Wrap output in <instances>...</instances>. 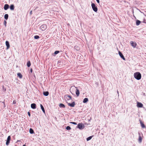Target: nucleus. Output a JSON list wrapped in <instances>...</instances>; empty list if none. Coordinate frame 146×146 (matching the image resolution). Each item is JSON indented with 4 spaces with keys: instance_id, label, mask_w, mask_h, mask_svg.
<instances>
[{
    "instance_id": "obj_24",
    "label": "nucleus",
    "mask_w": 146,
    "mask_h": 146,
    "mask_svg": "<svg viewBox=\"0 0 146 146\" xmlns=\"http://www.w3.org/2000/svg\"><path fill=\"white\" fill-rule=\"evenodd\" d=\"M17 75L18 77H19V78H22L23 76L22 75V74L20 73H18L17 74Z\"/></svg>"
},
{
    "instance_id": "obj_39",
    "label": "nucleus",
    "mask_w": 146,
    "mask_h": 146,
    "mask_svg": "<svg viewBox=\"0 0 146 146\" xmlns=\"http://www.w3.org/2000/svg\"><path fill=\"white\" fill-rule=\"evenodd\" d=\"M30 72L32 73V72H33V70H32V68H31V69H30Z\"/></svg>"
},
{
    "instance_id": "obj_34",
    "label": "nucleus",
    "mask_w": 146,
    "mask_h": 146,
    "mask_svg": "<svg viewBox=\"0 0 146 146\" xmlns=\"http://www.w3.org/2000/svg\"><path fill=\"white\" fill-rule=\"evenodd\" d=\"M70 123L72 124H73L74 125H77V124L76 122H70Z\"/></svg>"
},
{
    "instance_id": "obj_35",
    "label": "nucleus",
    "mask_w": 146,
    "mask_h": 146,
    "mask_svg": "<svg viewBox=\"0 0 146 146\" xmlns=\"http://www.w3.org/2000/svg\"><path fill=\"white\" fill-rule=\"evenodd\" d=\"M6 24H7V22L5 21H4V25H5V27L6 26Z\"/></svg>"
},
{
    "instance_id": "obj_33",
    "label": "nucleus",
    "mask_w": 146,
    "mask_h": 146,
    "mask_svg": "<svg viewBox=\"0 0 146 146\" xmlns=\"http://www.w3.org/2000/svg\"><path fill=\"white\" fill-rule=\"evenodd\" d=\"M59 52V51H58V50L54 52V54H58V53Z\"/></svg>"
},
{
    "instance_id": "obj_7",
    "label": "nucleus",
    "mask_w": 146,
    "mask_h": 146,
    "mask_svg": "<svg viewBox=\"0 0 146 146\" xmlns=\"http://www.w3.org/2000/svg\"><path fill=\"white\" fill-rule=\"evenodd\" d=\"M40 28L42 31H44L46 29L47 26L46 25H43L41 26Z\"/></svg>"
},
{
    "instance_id": "obj_27",
    "label": "nucleus",
    "mask_w": 146,
    "mask_h": 146,
    "mask_svg": "<svg viewBox=\"0 0 146 146\" xmlns=\"http://www.w3.org/2000/svg\"><path fill=\"white\" fill-rule=\"evenodd\" d=\"M29 132L31 134H33L34 133L33 130L32 128H30L29 129Z\"/></svg>"
},
{
    "instance_id": "obj_14",
    "label": "nucleus",
    "mask_w": 146,
    "mask_h": 146,
    "mask_svg": "<svg viewBox=\"0 0 146 146\" xmlns=\"http://www.w3.org/2000/svg\"><path fill=\"white\" fill-rule=\"evenodd\" d=\"M76 94L77 96H78L80 94L79 91L77 88H76Z\"/></svg>"
},
{
    "instance_id": "obj_1",
    "label": "nucleus",
    "mask_w": 146,
    "mask_h": 146,
    "mask_svg": "<svg viewBox=\"0 0 146 146\" xmlns=\"http://www.w3.org/2000/svg\"><path fill=\"white\" fill-rule=\"evenodd\" d=\"M134 78L138 80H140L141 78V74L140 72H138L134 73Z\"/></svg>"
},
{
    "instance_id": "obj_11",
    "label": "nucleus",
    "mask_w": 146,
    "mask_h": 146,
    "mask_svg": "<svg viewBox=\"0 0 146 146\" xmlns=\"http://www.w3.org/2000/svg\"><path fill=\"white\" fill-rule=\"evenodd\" d=\"M31 107L33 109H35L36 108V105L35 103L32 104L31 105Z\"/></svg>"
},
{
    "instance_id": "obj_22",
    "label": "nucleus",
    "mask_w": 146,
    "mask_h": 146,
    "mask_svg": "<svg viewBox=\"0 0 146 146\" xmlns=\"http://www.w3.org/2000/svg\"><path fill=\"white\" fill-rule=\"evenodd\" d=\"M10 8L11 10H14V5L13 4L11 5L10 7Z\"/></svg>"
},
{
    "instance_id": "obj_4",
    "label": "nucleus",
    "mask_w": 146,
    "mask_h": 146,
    "mask_svg": "<svg viewBox=\"0 0 146 146\" xmlns=\"http://www.w3.org/2000/svg\"><path fill=\"white\" fill-rule=\"evenodd\" d=\"M76 88H77V87L75 86H72L70 89V91L71 93L72 94V92H74V90H76Z\"/></svg>"
},
{
    "instance_id": "obj_8",
    "label": "nucleus",
    "mask_w": 146,
    "mask_h": 146,
    "mask_svg": "<svg viewBox=\"0 0 146 146\" xmlns=\"http://www.w3.org/2000/svg\"><path fill=\"white\" fill-rule=\"evenodd\" d=\"M130 43L131 45V46L133 48H135L137 46V44L136 42H133V41H131L130 42Z\"/></svg>"
},
{
    "instance_id": "obj_17",
    "label": "nucleus",
    "mask_w": 146,
    "mask_h": 146,
    "mask_svg": "<svg viewBox=\"0 0 146 146\" xmlns=\"http://www.w3.org/2000/svg\"><path fill=\"white\" fill-rule=\"evenodd\" d=\"M140 123L142 127L143 128H145V126L144 124L143 123L142 121L140 120Z\"/></svg>"
},
{
    "instance_id": "obj_31",
    "label": "nucleus",
    "mask_w": 146,
    "mask_h": 146,
    "mask_svg": "<svg viewBox=\"0 0 146 146\" xmlns=\"http://www.w3.org/2000/svg\"><path fill=\"white\" fill-rule=\"evenodd\" d=\"M35 39H38L40 38V37L38 35H35L34 37Z\"/></svg>"
},
{
    "instance_id": "obj_15",
    "label": "nucleus",
    "mask_w": 146,
    "mask_h": 146,
    "mask_svg": "<svg viewBox=\"0 0 146 146\" xmlns=\"http://www.w3.org/2000/svg\"><path fill=\"white\" fill-rule=\"evenodd\" d=\"M9 5L7 4H5L4 6V8L5 10H7L9 8Z\"/></svg>"
},
{
    "instance_id": "obj_32",
    "label": "nucleus",
    "mask_w": 146,
    "mask_h": 146,
    "mask_svg": "<svg viewBox=\"0 0 146 146\" xmlns=\"http://www.w3.org/2000/svg\"><path fill=\"white\" fill-rule=\"evenodd\" d=\"M66 129L67 130H70L71 129V128L69 126H67L66 128Z\"/></svg>"
},
{
    "instance_id": "obj_42",
    "label": "nucleus",
    "mask_w": 146,
    "mask_h": 146,
    "mask_svg": "<svg viewBox=\"0 0 146 146\" xmlns=\"http://www.w3.org/2000/svg\"><path fill=\"white\" fill-rule=\"evenodd\" d=\"M143 22H144V23H146V22H145V21H144Z\"/></svg>"
},
{
    "instance_id": "obj_41",
    "label": "nucleus",
    "mask_w": 146,
    "mask_h": 146,
    "mask_svg": "<svg viewBox=\"0 0 146 146\" xmlns=\"http://www.w3.org/2000/svg\"><path fill=\"white\" fill-rule=\"evenodd\" d=\"M23 146H26V145H23Z\"/></svg>"
},
{
    "instance_id": "obj_30",
    "label": "nucleus",
    "mask_w": 146,
    "mask_h": 146,
    "mask_svg": "<svg viewBox=\"0 0 146 146\" xmlns=\"http://www.w3.org/2000/svg\"><path fill=\"white\" fill-rule=\"evenodd\" d=\"M2 91L4 92H5L6 91V88L4 87V86L3 85V86L2 87Z\"/></svg>"
},
{
    "instance_id": "obj_20",
    "label": "nucleus",
    "mask_w": 146,
    "mask_h": 146,
    "mask_svg": "<svg viewBox=\"0 0 146 146\" xmlns=\"http://www.w3.org/2000/svg\"><path fill=\"white\" fill-rule=\"evenodd\" d=\"M43 95L45 96H47L49 94V92L48 91L44 92L43 93Z\"/></svg>"
},
{
    "instance_id": "obj_23",
    "label": "nucleus",
    "mask_w": 146,
    "mask_h": 146,
    "mask_svg": "<svg viewBox=\"0 0 146 146\" xmlns=\"http://www.w3.org/2000/svg\"><path fill=\"white\" fill-rule=\"evenodd\" d=\"M88 100L87 98H85L84 99L83 102L84 103H86L88 102Z\"/></svg>"
},
{
    "instance_id": "obj_37",
    "label": "nucleus",
    "mask_w": 146,
    "mask_h": 146,
    "mask_svg": "<svg viewBox=\"0 0 146 146\" xmlns=\"http://www.w3.org/2000/svg\"><path fill=\"white\" fill-rule=\"evenodd\" d=\"M16 103V100H14L13 102V104H15Z\"/></svg>"
},
{
    "instance_id": "obj_19",
    "label": "nucleus",
    "mask_w": 146,
    "mask_h": 146,
    "mask_svg": "<svg viewBox=\"0 0 146 146\" xmlns=\"http://www.w3.org/2000/svg\"><path fill=\"white\" fill-rule=\"evenodd\" d=\"M40 106L41 107V108L42 109L43 112L44 113H45V110L43 106L41 104H40Z\"/></svg>"
},
{
    "instance_id": "obj_28",
    "label": "nucleus",
    "mask_w": 146,
    "mask_h": 146,
    "mask_svg": "<svg viewBox=\"0 0 146 146\" xmlns=\"http://www.w3.org/2000/svg\"><path fill=\"white\" fill-rule=\"evenodd\" d=\"M8 14H6L4 15V18L6 20H7L8 18Z\"/></svg>"
},
{
    "instance_id": "obj_6",
    "label": "nucleus",
    "mask_w": 146,
    "mask_h": 146,
    "mask_svg": "<svg viewBox=\"0 0 146 146\" xmlns=\"http://www.w3.org/2000/svg\"><path fill=\"white\" fill-rule=\"evenodd\" d=\"M0 106L1 109L4 108L5 107L4 102H0Z\"/></svg>"
},
{
    "instance_id": "obj_12",
    "label": "nucleus",
    "mask_w": 146,
    "mask_h": 146,
    "mask_svg": "<svg viewBox=\"0 0 146 146\" xmlns=\"http://www.w3.org/2000/svg\"><path fill=\"white\" fill-rule=\"evenodd\" d=\"M137 106L139 108H142L143 106V104L141 103L138 102L137 103Z\"/></svg>"
},
{
    "instance_id": "obj_16",
    "label": "nucleus",
    "mask_w": 146,
    "mask_h": 146,
    "mask_svg": "<svg viewBox=\"0 0 146 146\" xmlns=\"http://www.w3.org/2000/svg\"><path fill=\"white\" fill-rule=\"evenodd\" d=\"M66 98L68 100H70L72 99V97L71 96L69 95H66L65 96Z\"/></svg>"
},
{
    "instance_id": "obj_43",
    "label": "nucleus",
    "mask_w": 146,
    "mask_h": 146,
    "mask_svg": "<svg viewBox=\"0 0 146 146\" xmlns=\"http://www.w3.org/2000/svg\"><path fill=\"white\" fill-rule=\"evenodd\" d=\"M118 91H117V93L118 94Z\"/></svg>"
},
{
    "instance_id": "obj_29",
    "label": "nucleus",
    "mask_w": 146,
    "mask_h": 146,
    "mask_svg": "<svg viewBox=\"0 0 146 146\" xmlns=\"http://www.w3.org/2000/svg\"><path fill=\"white\" fill-rule=\"evenodd\" d=\"M93 136H90L87 138L86 139L87 141H88L92 139Z\"/></svg>"
},
{
    "instance_id": "obj_18",
    "label": "nucleus",
    "mask_w": 146,
    "mask_h": 146,
    "mask_svg": "<svg viewBox=\"0 0 146 146\" xmlns=\"http://www.w3.org/2000/svg\"><path fill=\"white\" fill-rule=\"evenodd\" d=\"M6 45L7 46V48H8L10 47L9 42L8 41H6L5 42Z\"/></svg>"
},
{
    "instance_id": "obj_26",
    "label": "nucleus",
    "mask_w": 146,
    "mask_h": 146,
    "mask_svg": "<svg viewBox=\"0 0 146 146\" xmlns=\"http://www.w3.org/2000/svg\"><path fill=\"white\" fill-rule=\"evenodd\" d=\"M27 65L28 67H30L31 65V63L30 61H28L27 63Z\"/></svg>"
},
{
    "instance_id": "obj_36",
    "label": "nucleus",
    "mask_w": 146,
    "mask_h": 146,
    "mask_svg": "<svg viewBox=\"0 0 146 146\" xmlns=\"http://www.w3.org/2000/svg\"><path fill=\"white\" fill-rule=\"evenodd\" d=\"M28 115L29 117H30L31 116V114H30V112H28Z\"/></svg>"
},
{
    "instance_id": "obj_10",
    "label": "nucleus",
    "mask_w": 146,
    "mask_h": 146,
    "mask_svg": "<svg viewBox=\"0 0 146 146\" xmlns=\"http://www.w3.org/2000/svg\"><path fill=\"white\" fill-rule=\"evenodd\" d=\"M138 135H139V139H138V141L139 143H141L142 142V138L141 136V134L140 133H138Z\"/></svg>"
},
{
    "instance_id": "obj_3",
    "label": "nucleus",
    "mask_w": 146,
    "mask_h": 146,
    "mask_svg": "<svg viewBox=\"0 0 146 146\" xmlns=\"http://www.w3.org/2000/svg\"><path fill=\"white\" fill-rule=\"evenodd\" d=\"M91 6L93 10L95 12H97L98 10V8L95 4L94 3H92Z\"/></svg>"
},
{
    "instance_id": "obj_38",
    "label": "nucleus",
    "mask_w": 146,
    "mask_h": 146,
    "mask_svg": "<svg viewBox=\"0 0 146 146\" xmlns=\"http://www.w3.org/2000/svg\"><path fill=\"white\" fill-rule=\"evenodd\" d=\"M97 2L98 3H100V1L99 0H96Z\"/></svg>"
},
{
    "instance_id": "obj_13",
    "label": "nucleus",
    "mask_w": 146,
    "mask_h": 146,
    "mask_svg": "<svg viewBox=\"0 0 146 146\" xmlns=\"http://www.w3.org/2000/svg\"><path fill=\"white\" fill-rule=\"evenodd\" d=\"M68 105L71 107H73L75 105V103L74 102H73L71 103H68Z\"/></svg>"
},
{
    "instance_id": "obj_25",
    "label": "nucleus",
    "mask_w": 146,
    "mask_h": 146,
    "mask_svg": "<svg viewBox=\"0 0 146 146\" xmlns=\"http://www.w3.org/2000/svg\"><path fill=\"white\" fill-rule=\"evenodd\" d=\"M141 23V21L138 20H136V25H139L140 23Z\"/></svg>"
},
{
    "instance_id": "obj_2",
    "label": "nucleus",
    "mask_w": 146,
    "mask_h": 146,
    "mask_svg": "<svg viewBox=\"0 0 146 146\" xmlns=\"http://www.w3.org/2000/svg\"><path fill=\"white\" fill-rule=\"evenodd\" d=\"M76 127L80 130H82L84 128L85 126L82 123H80L78 124Z\"/></svg>"
},
{
    "instance_id": "obj_40",
    "label": "nucleus",
    "mask_w": 146,
    "mask_h": 146,
    "mask_svg": "<svg viewBox=\"0 0 146 146\" xmlns=\"http://www.w3.org/2000/svg\"><path fill=\"white\" fill-rule=\"evenodd\" d=\"M32 11H31L30 12V15H31L32 14Z\"/></svg>"
},
{
    "instance_id": "obj_9",
    "label": "nucleus",
    "mask_w": 146,
    "mask_h": 146,
    "mask_svg": "<svg viewBox=\"0 0 146 146\" xmlns=\"http://www.w3.org/2000/svg\"><path fill=\"white\" fill-rule=\"evenodd\" d=\"M119 56H120L121 58H122L124 60H125V58L123 55L120 51H119Z\"/></svg>"
},
{
    "instance_id": "obj_5",
    "label": "nucleus",
    "mask_w": 146,
    "mask_h": 146,
    "mask_svg": "<svg viewBox=\"0 0 146 146\" xmlns=\"http://www.w3.org/2000/svg\"><path fill=\"white\" fill-rule=\"evenodd\" d=\"M11 139V137L10 136H9L7 137V140L6 141V145H9V143H10V141Z\"/></svg>"
},
{
    "instance_id": "obj_21",
    "label": "nucleus",
    "mask_w": 146,
    "mask_h": 146,
    "mask_svg": "<svg viewBox=\"0 0 146 146\" xmlns=\"http://www.w3.org/2000/svg\"><path fill=\"white\" fill-rule=\"evenodd\" d=\"M59 106L61 108H64L65 107V105L62 104H60L59 105Z\"/></svg>"
}]
</instances>
